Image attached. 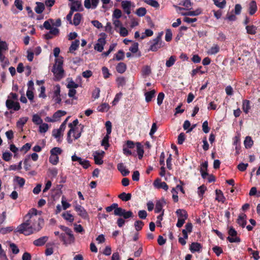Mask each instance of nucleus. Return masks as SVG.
I'll return each instance as SVG.
<instances>
[{
    "mask_svg": "<svg viewBox=\"0 0 260 260\" xmlns=\"http://www.w3.org/2000/svg\"><path fill=\"white\" fill-rule=\"evenodd\" d=\"M50 22L52 23L53 22V20L52 19H50L48 20L45 21L43 23V27L47 29V30H51L53 27H51Z\"/></svg>",
    "mask_w": 260,
    "mask_h": 260,
    "instance_id": "53",
    "label": "nucleus"
},
{
    "mask_svg": "<svg viewBox=\"0 0 260 260\" xmlns=\"http://www.w3.org/2000/svg\"><path fill=\"white\" fill-rule=\"evenodd\" d=\"M244 144L246 148H250L252 146L253 142L251 137L247 136L244 140Z\"/></svg>",
    "mask_w": 260,
    "mask_h": 260,
    "instance_id": "37",
    "label": "nucleus"
},
{
    "mask_svg": "<svg viewBox=\"0 0 260 260\" xmlns=\"http://www.w3.org/2000/svg\"><path fill=\"white\" fill-rule=\"evenodd\" d=\"M106 43V38L105 37L100 38L98 40V43L94 45V49L98 52H101L103 50Z\"/></svg>",
    "mask_w": 260,
    "mask_h": 260,
    "instance_id": "10",
    "label": "nucleus"
},
{
    "mask_svg": "<svg viewBox=\"0 0 260 260\" xmlns=\"http://www.w3.org/2000/svg\"><path fill=\"white\" fill-rule=\"evenodd\" d=\"M220 50L219 46L217 44H213L210 48H209L207 53L208 54L212 55H215L219 52Z\"/></svg>",
    "mask_w": 260,
    "mask_h": 260,
    "instance_id": "19",
    "label": "nucleus"
},
{
    "mask_svg": "<svg viewBox=\"0 0 260 260\" xmlns=\"http://www.w3.org/2000/svg\"><path fill=\"white\" fill-rule=\"evenodd\" d=\"M104 154L105 152L104 151H101V152L96 151L94 152H93V158L94 162L96 165H101L103 164L102 157L104 156Z\"/></svg>",
    "mask_w": 260,
    "mask_h": 260,
    "instance_id": "9",
    "label": "nucleus"
},
{
    "mask_svg": "<svg viewBox=\"0 0 260 260\" xmlns=\"http://www.w3.org/2000/svg\"><path fill=\"white\" fill-rule=\"evenodd\" d=\"M132 2L128 1H123L121 3V6L124 11L127 14L129 15L131 13V7Z\"/></svg>",
    "mask_w": 260,
    "mask_h": 260,
    "instance_id": "14",
    "label": "nucleus"
},
{
    "mask_svg": "<svg viewBox=\"0 0 260 260\" xmlns=\"http://www.w3.org/2000/svg\"><path fill=\"white\" fill-rule=\"evenodd\" d=\"M122 96V92H119V93H117L114 99V100L112 102L113 105H116L117 103L119 101V100L121 98Z\"/></svg>",
    "mask_w": 260,
    "mask_h": 260,
    "instance_id": "62",
    "label": "nucleus"
},
{
    "mask_svg": "<svg viewBox=\"0 0 260 260\" xmlns=\"http://www.w3.org/2000/svg\"><path fill=\"white\" fill-rule=\"evenodd\" d=\"M126 146L128 149H133L136 146L137 152L139 159H141L144 154L143 146L140 142L135 143L133 141L128 140L126 141Z\"/></svg>",
    "mask_w": 260,
    "mask_h": 260,
    "instance_id": "4",
    "label": "nucleus"
},
{
    "mask_svg": "<svg viewBox=\"0 0 260 260\" xmlns=\"http://www.w3.org/2000/svg\"><path fill=\"white\" fill-rule=\"evenodd\" d=\"M126 68V64L123 62H121L117 64L116 69L118 73L122 74L125 72Z\"/></svg>",
    "mask_w": 260,
    "mask_h": 260,
    "instance_id": "22",
    "label": "nucleus"
},
{
    "mask_svg": "<svg viewBox=\"0 0 260 260\" xmlns=\"http://www.w3.org/2000/svg\"><path fill=\"white\" fill-rule=\"evenodd\" d=\"M247 32L249 34H255L256 33V27L254 25H248L246 27Z\"/></svg>",
    "mask_w": 260,
    "mask_h": 260,
    "instance_id": "54",
    "label": "nucleus"
},
{
    "mask_svg": "<svg viewBox=\"0 0 260 260\" xmlns=\"http://www.w3.org/2000/svg\"><path fill=\"white\" fill-rule=\"evenodd\" d=\"M80 41L79 40H75L74 41H73L71 45L69 47V52L71 53H73L74 51L77 50L79 46Z\"/></svg>",
    "mask_w": 260,
    "mask_h": 260,
    "instance_id": "23",
    "label": "nucleus"
},
{
    "mask_svg": "<svg viewBox=\"0 0 260 260\" xmlns=\"http://www.w3.org/2000/svg\"><path fill=\"white\" fill-rule=\"evenodd\" d=\"M62 216L65 220L70 222H73L74 220V216L70 213V211L63 213Z\"/></svg>",
    "mask_w": 260,
    "mask_h": 260,
    "instance_id": "31",
    "label": "nucleus"
},
{
    "mask_svg": "<svg viewBox=\"0 0 260 260\" xmlns=\"http://www.w3.org/2000/svg\"><path fill=\"white\" fill-rule=\"evenodd\" d=\"M216 200L218 202L224 203L225 201V198L222 192L220 190L216 189Z\"/></svg>",
    "mask_w": 260,
    "mask_h": 260,
    "instance_id": "30",
    "label": "nucleus"
},
{
    "mask_svg": "<svg viewBox=\"0 0 260 260\" xmlns=\"http://www.w3.org/2000/svg\"><path fill=\"white\" fill-rule=\"evenodd\" d=\"M147 13L146 9L144 7H141L138 8L136 12V14L139 17H143L146 15Z\"/></svg>",
    "mask_w": 260,
    "mask_h": 260,
    "instance_id": "42",
    "label": "nucleus"
},
{
    "mask_svg": "<svg viewBox=\"0 0 260 260\" xmlns=\"http://www.w3.org/2000/svg\"><path fill=\"white\" fill-rule=\"evenodd\" d=\"M59 34V30L57 28H53L48 32L44 35V38L46 40H50L53 36H57Z\"/></svg>",
    "mask_w": 260,
    "mask_h": 260,
    "instance_id": "13",
    "label": "nucleus"
},
{
    "mask_svg": "<svg viewBox=\"0 0 260 260\" xmlns=\"http://www.w3.org/2000/svg\"><path fill=\"white\" fill-rule=\"evenodd\" d=\"M192 224L191 222H187L182 230V238L180 237V243L184 245L186 243V240L188 238V235L192 231Z\"/></svg>",
    "mask_w": 260,
    "mask_h": 260,
    "instance_id": "5",
    "label": "nucleus"
},
{
    "mask_svg": "<svg viewBox=\"0 0 260 260\" xmlns=\"http://www.w3.org/2000/svg\"><path fill=\"white\" fill-rule=\"evenodd\" d=\"M165 97V94L163 92H160L158 93L157 98V103L158 105L160 106L162 103L163 100Z\"/></svg>",
    "mask_w": 260,
    "mask_h": 260,
    "instance_id": "64",
    "label": "nucleus"
},
{
    "mask_svg": "<svg viewBox=\"0 0 260 260\" xmlns=\"http://www.w3.org/2000/svg\"><path fill=\"white\" fill-rule=\"evenodd\" d=\"M201 248V244L197 242H193L190 246V250L192 252L199 251Z\"/></svg>",
    "mask_w": 260,
    "mask_h": 260,
    "instance_id": "29",
    "label": "nucleus"
},
{
    "mask_svg": "<svg viewBox=\"0 0 260 260\" xmlns=\"http://www.w3.org/2000/svg\"><path fill=\"white\" fill-rule=\"evenodd\" d=\"M72 5L71 7V8H73L74 11H78L79 10L80 8L81 7V3L79 1H75L72 2Z\"/></svg>",
    "mask_w": 260,
    "mask_h": 260,
    "instance_id": "44",
    "label": "nucleus"
},
{
    "mask_svg": "<svg viewBox=\"0 0 260 260\" xmlns=\"http://www.w3.org/2000/svg\"><path fill=\"white\" fill-rule=\"evenodd\" d=\"M228 233L230 236H229L227 239L229 242L234 243L239 242L240 241L239 238L236 236L237 234V231L233 227L230 228Z\"/></svg>",
    "mask_w": 260,
    "mask_h": 260,
    "instance_id": "7",
    "label": "nucleus"
},
{
    "mask_svg": "<svg viewBox=\"0 0 260 260\" xmlns=\"http://www.w3.org/2000/svg\"><path fill=\"white\" fill-rule=\"evenodd\" d=\"M78 162L80 165H81L83 167V168L84 169H85L88 168L90 166V162L89 160H86V159H83L81 158V160H79L78 161Z\"/></svg>",
    "mask_w": 260,
    "mask_h": 260,
    "instance_id": "46",
    "label": "nucleus"
},
{
    "mask_svg": "<svg viewBox=\"0 0 260 260\" xmlns=\"http://www.w3.org/2000/svg\"><path fill=\"white\" fill-rule=\"evenodd\" d=\"M62 150L59 147H54L50 150V154L57 156L58 154H60L62 153Z\"/></svg>",
    "mask_w": 260,
    "mask_h": 260,
    "instance_id": "51",
    "label": "nucleus"
},
{
    "mask_svg": "<svg viewBox=\"0 0 260 260\" xmlns=\"http://www.w3.org/2000/svg\"><path fill=\"white\" fill-rule=\"evenodd\" d=\"M139 44L137 42L134 43L131 47H129V51L132 53H135L138 51Z\"/></svg>",
    "mask_w": 260,
    "mask_h": 260,
    "instance_id": "61",
    "label": "nucleus"
},
{
    "mask_svg": "<svg viewBox=\"0 0 260 260\" xmlns=\"http://www.w3.org/2000/svg\"><path fill=\"white\" fill-rule=\"evenodd\" d=\"M117 169L121 173L123 176H126L129 173V171L126 169L122 162L119 163L117 165Z\"/></svg>",
    "mask_w": 260,
    "mask_h": 260,
    "instance_id": "16",
    "label": "nucleus"
},
{
    "mask_svg": "<svg viewBox=\"0 0 260 260\" xmlns=\"http://www.w3.org/2000/svg\"><path fill=\"white\" fill-rule=\"evenodd\" d=\"M81 19L82 14L79 13H76L74 16L73 24L75 26L78 25L81 22Z\"/></svg>",
    "mask_w": 260,
    "mask_h": 260,
    "instance_id": "32",
    "label": "nucleus"
},
{
    "mask_svg": "<svg viewBox=\"0 0 260 260\" xmlns=\"http://www.w3.org/2000/svg\"><path fill=\"white\" fill-rule=\"evenodd\" d=\"M214 4L219 8L222 9L224 8L226 4V2L225 0H223L221 2H219V0H213Z\"/></svg>",
    "mask_w": 260,
    "mask_h": 260,
    "instance_id": "59",
    "label": "nucleus"
},
{
    "mask_svg": "<svg viewBox=\"0 0 260 260\" xmlns=\"http://www.w3.org/2000/svg\"><path fill=\"white\" fill-rule=\"evenodd\" d=\"M201 9H197L195 11H189L185 14H182V15H188V16H198L201 13Z\"/></svg>",
    "mask_w": 260,
    "mask_h": 260,
    "instance_id": "49",
    "label": "nucleus"
},
{
    "mask_svg": "<svg viewBox=\"0 0 260 260\" xmlns=\"http://www.w3.org/2000/svg\"><path fill=\"white\" fill-rule=\"evenodd\" d=\"M176 57L175 56H171L168 60L166 61V66L167 67H172L175 63L176 61Z\"/></svg>",
    "mask_w": 260,
    "mask_h": 260,
    "instance_id": "52",
    "label": "nucleus"
},
{
    "mask_svg": "<svg viewBox=\"0 0 260 260\" xmlns=\"http://www.w3.org/2000/svg\"><path fill=\"white\" fill-rule=\"evenodd\" d=\"M79 87V84L76 83L74 81L71 80L67 85L68 88L75 89Z\"/></svg>",
    "mask_w": 260,
    "mask_h": 260,
    "instance_id": "63",
    "label": "nucleus"
},
{
    "mask_svg": "<svg viewBox=\"0 0 260 260\" xmlns=\"http://www.w3.org/2000/svg\"><path fill=\"white\" fill-rule=\"evenodd\" d=\"M38 211L35 208L31 209L27 214L24 216V221L18 225L15 231L20 234L25 236L30 235L34 233L40 231L44 224V219L42 218H38L37 226H30L31 223V219H34V216L37 215Z\"/></svg>",
    "mask_w": 260,
    "mask_h": 260,
    "instance_id": "1",
    "label": "nucleus"
},
{
    "mask_svg": "<svg viewBox=\"0 0 260 260\" xmlns=\"http://www.w3.org/2000/svg\"><path fill=\"white\" fill-rule=\"evenodd\" d=\"M242 109L243 111L247 114L250 109V102L248 100H244L243 101Z\"/></svg>",
    "mask_w": 260,
    "mask_h": 260,
    "instance_id": "26",
    "label": "nucleus"
},
{
    "mask_svg": "<svg viewBox=\"0 0 260 260\" xmlns=\"http://www.w3.org/2000/svg\"><path fill=\"white\" fill-rule=\"evenodd\" d=\"M257 10V6L256 2L254 1L251 2L249 4V12L251 15L254 14Z\"/></svg>",
    "mask_w": 260,
    "mask_h": 260,
    "instance_id": "27",
    "label": "nucleus"
},
{
    "mask_svg": "<svg viewBox=\"0 0 260 260\" xmlns=\"http://www.w3.org/2000/svg\"><path fill=\"white\" fill-rule=\"evenodd\" d=\"M60 239L63 242V244L65 245L72 244L75 241V237L74 236H72V238L69 236L68 238L66 239L64 233H62L60 235Z\"/></svg>",
    "mask_w": 260,
    "mask_h": 260,
    "instance_id": "15",
    "label": "nucleus"
},
{
    "mask_svg": "<svg viewBox=\"0 0 260 260\" xmlns=\"http://www.w3.org/2000/svg\"><path fill=\"white\" fill-rule=\"evenodd\" d=\"M147 4L155 8L159 7V4L155 0H143Z\"/></svg>",
    "mask_w": 260,
    "mask_h": 260,
    "instance_id": "40",
    "label": "nucleus"
},
{
    "mask_svg": "<svg viewBox=\"0 0 260 260\" xmlns=\"http://www.w3.org/2000/svg\"><path fill=\"white\" fill-rule=\"evenodd\" d=\"M49 126L47 123H42L39 126V132L41 133H44L48 129Z\"/></svg>",
    "mask_w": 260,
    "mask_h": 260,
    "instance_id": "56",
    "label": "nucleus"
},
{
    "mask_svg": "<svg viewBox=\"0 0 260 260\" xmlns=\"http://www.w3.org/2000/svg\"><path fill=\"white\" fill-rule=\"evenodd\" d=\"M154 185L158 188H162L165 190H167L168 189V186L167 183L165 182H161L160 179L159 178L155 180Z\"/></svg>",
    "mask_w": 260,
    "mask_h": 260,
    "instance_id": "18",
    "label": "nucleus"
},
{
    "mask_svg": "<svg viewBox=\"0 0 260 260\" xmlns=\"http://www.w3.org/2000/svg\"><path fill=\"white\" fill-rule=\"evenodd\" d=\"M7 108L10 109H13L14 111H18L20 109L19 103L17 102H14L13 100L8 99L6 102Z\"/></svg>",
    "mask_w": 260,
    "mask_h": 260,
    "instance_id": "8",
    "label": "nucleus"
},
{
    "mask_svg": "<svg viewBox=\"0 0 260 260\" xmlns=\"http://www.w3.org/2000/svg\"><path fill=\"white\" fill-rule=\"evenodd\" d=\"M124 57V52L122 50H119L118 52L115 54V57L113 59H115L116 60H123Z\"/></svg>",
    "mask_w": 260,
    "mask_h": 260,
    "instance_id": "39",
    "label": "nucleus"
},
{
    "mask_svg": "<svg viewBox=\"0 0 260 260\" xmlns=\"http://www.w3.org/2000/svg\"><path fill=\"white\" fill-rule=\"evenodd\" d=\"M10 247L11 248V249L13 253L16 254L19 253V249L15 244L13 243H11L10 244Z\"/></svg>",
    "mask_w": 260,
    "mask_h": 260,
    "instance_id": "60",
    "label": "nucleus"
},
{
    "mask_svg": "<svg viewBox=\"0 0 260 260\" xmlns=\"http://www.w3.org/2000/svg\"><path fill=\"white\" fill-rule=\"evenodd\" d=\"M144 222L141 220H137L135 221L134 223V225L135 227V229L137 231H139L142 230L143 226H144Z\"/></svg>",
    "mask_w": 260,
    "mask_h": 260,
    "instance_id": "50",
    "label": "nucleus"
},
{
    "mask_svg": "<svg viewBox=\"0 0 260 260\" xmlns=\"http://www.w3.org/2000/svg\"><path fill=\"white\" fill-rule=\"evenodd\" d=\"M61 204L63 210H66L71 206V204L66 201V197L64 196L61 198Z\"/></svg>",
    "mask_w": 260,
    "mask_h": 260,
    "instance_id": "57",
    "label": "nucleus"
},
{
    "mask_svg": "<svg viewBox=\"0 0 260 260\" xmlns=\"http://www.w3.org/2000/svg\"><path fill=\"white\" fill-rule=\"evenodd\" d=\"M102 73L103 74V77H104V79H107V78H108L110 77V76L111 75L109 73V71L108 69L106 67H103L102 68Z\"/></svg>",
    "mask_w": 260,
    "mask_h": 260,
    "instance_id": "55",
    "label": "nucleus"
},
{
    "mask_svg": "<svg viewBox=\"0 0 260 260\" xmlns=\"http://www.w3.org/2000/svg\"><path fill=\"white\" fill-rule=\"evenodd\" d=\"M116 81L118 87H123L126 84V79L124 77H119L117 78Z\"/></svg>",
    "mask_w": 260,
    "mask_h": 260,
    "instance_id": "43",
    "label": "nucleus"
},
{
    "mask_svg": "<svg viewBox=\"0 0 260 260\" xmlns=\"http://www.w3.org/2000/svg\"><path fill=\"white\" fill-rule=\"evenodd\" d=\"M141 72L143 76L146 77L149 75L151 73L150 67L149 66H144L142 68Z\"/></svg>",
    "mask_w": 260,
    "mask_h": 260,
    "instance_id": "36",
    "label": "nucleus"
},
{
    "mask_svg": "<svg viewBox=\"0 0 260 260\" xmlns=\"http://www.w3.org/2000/svg\"><path fill=\"white\" fill-rule=\"evenodd\" d=\"M176 189H179V184H177L176 186V188H173L171 192L172 193V198L173 201L175 202H177L178 201V192L176 190Z\"/></svg>",
    "mask_w": 260,
    "mask_h": 260,
    "instance_id": "41",
    "label": "nucleus"
},
{
    "mask_svg": "<svg viewBox=\"0 0 260 260\" xmlns=\"http://www.w3.org/2000/svg\"><path fill=\"white\" fill-rule=\"evenodd\" d=\"M36 4L37 6L35 8V12L37 14L42 13L45 9L44 4L41 2H37Z\"/></svg>",
    "mask_w": 260,
    "mask_h": 260,
    "instance_id": "25",
    "label": "nucleus"
},
{
    "mask_svg": "<svg viewBox=\"0 0 260 260\" xmlns=\"http://www.w3.org/2000/svg\"><path fill=\"white\" fill-rule=\"evenodd\" d=\"M49 160L51 164L53 165H56L59 161V157L58 156L51 154Z\"/></svg>",
    "mask_w": 260,
    "mask_h": 260,
    "instance_id": "47",
    "label": "nucleus"
},
{
    "mask_svg": "<svg viewBox=\"0 0 260 260\" xmlns=\"http://www.w3.org/2000/svg\"><path fill=\"white\" fill-rule=\"evenodd\" d=\"M63 59L62 57H59L55 60V64L52 69V72L53 73L57 80H60L64 76V71L63 69Z\"/></svg>",
    "mask_w": 260,
    "mask_h": 260,
    "instance_id": "2",
    "label": "nucleus"
},
{
    "mask_svg": "<svg viewBox=\"0 0 260 260\" xmlns=\"http://www.w3.org/2000/svg\"><path fill=\"white\" fill-rule=\"evenodd\" d=\"M116 213H117V216H122L124 219H127L134 216L133 213L131 211H126L123 209L119 210Z\"/></svg>",
    "mask_w": 260,
    "mask_h": 260,
    "instance_id": "11",
    "label": "nucleus"
},
{
    "mask_svg": "<svg viewBox=\"0 0 260 260\" xmlns=\"http://www.w3.org/2000/svg\"><path fill=\"white\" fill-rule=\"evenodd\" d=\"M32 121L36 124H41L43 122V120L40 116L37 114H35L33 115Z\"/></svg>",
    "mask_w": 260,
    "mask_h": 260,
    "instance_id": "48",
    "label": "nucleus"
},
{
    "mask_svg": "<svg viewBox=\"0 0 260 260\" xmlns=\"http://www.w3.org/2000/svg\"><path fill=\"white\" fill-rule=\"evenodd\" d=\"M155 93V90H152L150 91L146 92L145 93V100L147 103L151 101L152 99L154 96Z\"/></svg>",
    "mask_w": 260,
    "mask_h": 260,
    "instance_id": "28",
    "label": "nucleus"
},
{
    "mask_svg": "<svg viewBox=\"0 0 260 260\" xmlns=\"http://www.w3.org/2000/svg\"><path fill=\"white\" fill-rule=\"evenodd\" d=\"M75 210L78 213V215L84 219L89 220V215L87 212L82 206L77 204L74 207Z\"/></svg>",
    "mask_w": 260,
    "mask_h": 260,
    "instance_id": "6",
    "label": "nucleus"
},
{
    "mask_svg": "<svg viewBox=\"0 0 260 260\" xmlns=\"http://www.w3.org/2000/svg\"><path fill=\"white\" fill-rule=\"evenodd\" d=\"M28 120L27 117H21L17 122V126L19 128H22L23 125L26 123Z\"/></svg>",
    "mask_w": 260,
    "mask_h": 260,
    "instance_id": "38",
    "label": "nucleus"
},
{
    "mask_svg": "<svg viewBox=\"0 0 260 260\" xmlns=\"http://www.w3.org/2000/svg\"><path fill=\"white\" fill-rule=\"evenodd\" d=\"M118 197L122 201L126 202L131 199L132 194L130 193H126L124 192H123L119 194Z\"/></svg>",
    "mask_w": 260,
    "mask_h": 260,
    "instance_id": "24",
    "label": "nucleus"
},
{
    "mask_svg": "<svg viewBox=\"0 0 260 260\" xmlns=\"http://www.w3.org/2000/svg\"><path fill=\"white\" fill-rule=\"evenodd\" d=\"M66 114L67 112L65 111L58 110L53 115V118L56 119V121L58 120L61 117L65 115Z\"/></svg>",
    "mask_w": 260,
    "mask_h": 260,
    "instance_id": "33",
    "label": "nucleus"
},
{
    "mask_svg": "<svg viewBox=\"0 0 260 260\" xmlns=\"http://www.w3.org/2000/svg\"><path fill=\"white\" fill-rule=\"evenodd\" d=\"M99 1L100 0H85L84 7L88 9L90 8L94 9L97 7Z\"/></svg>",
    "mask_w": 260,
    "mask_h": 260,
    "instance_id": "12",
    "label": "nucleus"
},
{
    "mask_svg": "<svg viewBox=\"0 0 260 260\" xmlns=\"http://www.w3.org/2000/svg\"><path fill=\"white\" fill-rule=\"evenodd\" d=\"M162 35V32L160 33L155 39L150 41L149 51L155 52L164 46V43L161 40Z\"/></svg>",
    "mask_w": 260,
    "mask_h": 260,
    "instance_id": "3",
    "label": "nucleus"
},
{
    "mask_svg": "<svg viewBox=\"0 0 260 260\" xmlns=\"http://www.w3.org/2000/svg\"><path fill=\"white\" fill-rule=\"evenodd\" d=\"M122 16L121 11L118 9H116L114 11L112 15L113 19L116 18L119 19Z\"/></svg>",
    "mask_w": 260,
    "mask_h": 260,
    "instance_id": "58",
    "label": "nucleus"
},
{
    "mask_svg": "<svg viewBox=\"0 0 260 260\" xmlns=\"http://www.w3.org/2000/svg\"><path fill=\"white\" fill-rule=\"evenodd\" d=\"M109 135L106 134V135L103 139L101 145L102 146H104L105 149L107 150L110 146V144L109 143Z\"/></svg>",
    "mask_w": 260,
    "mask_h": 260,
    "instance_id": "34",
    "label": "nucleus"
},
{
    "mask_svg": "<svg viewBox=\"0 0 260 260\" xmlns=\"http://www.w3.org/2000/svg\"><path fill=\"white\" fill-rule=\"evenodd\" d=\"M163 202L161 201H157L155 207L154 209V212L156 213H159L161 211H162Z\"/></svg>",
    "mask_w": 260,
    "mask_h": 260,
    "instance_id": "35",
    "label": "nucleus"
},
{
    "mask_svg": "<svg viewBox=\"0 0 260 260\" xmlns=\"http://www.w3.org/2000/svg\"><path fill=\"white\" fill-rule=\"evenodd\" d=\"M48 239V237L47 236H43L35 240L33 244L36 246H41L45 244Z\"/></svg>",
    "mask_w": 260,
    "mask_h": 260,
    "instance_id": "17",
    "label": "nucleus"
},
{
    "mask_svg": "<svg viewBox=\"0 0 260 260\" xmlns=\"http://www.w3.org/2000/svg\"><path fill=\"white\" fill-rule=\"evenodd\" d=\"M109 109V105L107 103H103L98 107V110L102 112L107 111Z\"/></svg>",
    "mask_w": 260,
    "mask_h": 260,
    "instance_id": "45",
    "label": "nucleus"
},
{
    "mask_svg": "<svg viewBox=\"0 0 260 260\" xmlns=\"http://www.w3.org/2000/svg\"><path fill=\"white\" fill-rule=\"evenodd\" d=\"M188 217L186 211L180 209V228L184 223L185 220Z\"/></svg>",
    "mask_w": 260,
    "mask_h": 260,
    "instance_id": "21",
    "label": "nucleus"
},
{
    "mask_svg": "<svg viewBox=\"0 0 260 260\" xmlns=\"http://www.w3.org/2000/svg\"><path fill=\"white\" fill-rule=\"evenodd\" d=\"M237 223L239 225L244 227L246 224V215L244 213L240 214L237 219Z\"/></svg>",
    "mask_w": 260,
    "mask_h": 260,
    "instance_id": "20",
    "label": "nucleus"
}]
</instances>
